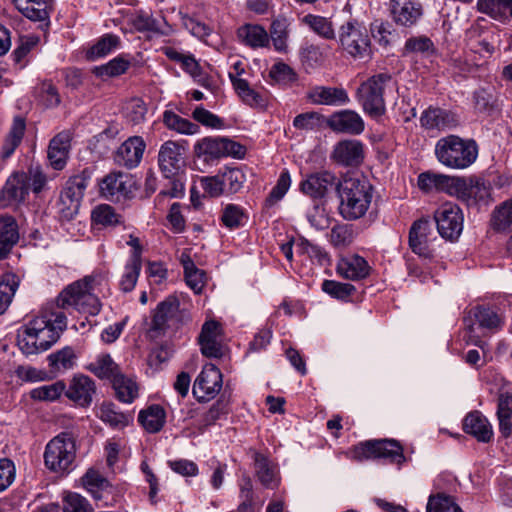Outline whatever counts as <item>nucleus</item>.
<instances>
[{"mask_svg": "<svg viewBox=\"0 0 512 512\" xmlns=\"http://www.w3.org/2000/svg\"><path fill=\"white\" fill-rule=\"evenodd\" d=\"M97 284V277L86 276L68 285L57 297L56 304L47 303L19 334L20 350L26 355H34L56 343L67 325L61 309L73 307L83 313L98 314L101 303L94 293Z\"/></svg>", "mask_w": 512, "mask_h": 512, "instance_id": "nucleus-1", "label": "nucleus"}, {"mask_svg": "<svg viewBox=\"0 0 512 512\" xmlns=\"http://www.w3.org/2000/svg\"><path fill=\"white\" fill-rule=\"evenodd\" d=\"M339 198V214L343 219L354 221L362 218L372 201V185L366 179L346 177L336 185Z\"/></svg>", "mask_w": 512, "mask_h": 512, "instance_id": "nucleus-2", "label": "nucleus"}, {"mask_svg": "<svg viewBox=\"0 0 512 512\" xmlns=\"http://www.w3.org/2000/svg\"><path fill=\"white\" fill-rule=\"evenodd\" d=\"M478 144L474 139H464L457 135L440 138L435 145V156L444 166L463 170L470 167L477 159Z\"/></svg>", "mask_w": 512, "mask_h": 512, "instance_id": "nucleus-3", "label": "nucleus"}, {"mask_svg": "<svg viewBox=\"0 0 512 512\" xmlns=\"http://www.w3.org/2000/svg\"><path fill=\"white\" fill-rule=\"evenodd\" d=\"M391 80L390 74L380 73L369 77L357 88L356 99L370 117L378 119L384 115L386 111L384 93Z\"/></svg>", "mask_w": 512, "mask_h": 512, "instance_id": "nucleus-4", "label": "nucleus"}, {"mask_svg": "<svg viewBox=\"0 0 512 512\" xmlns=\"http://www.w3.org/2000/svg\"><path fill=\"white\" fill-rule=\"evenodd\" d=\"M246 149L243 145L223 137H203L193 146L194 157L202 161L205 166L214 165L221 158H243Z\"/></svg>", "mask_w": 512, "mask_h": 512, "instance_id": "nucleus-5", "label": "nucleus"}, {"mask_svg": "<svg viewBox=\"0 0 512 512\" xmlns=\"http://www.w3.org/2000/svg\"><path fill=\"white\" fill-rule=\"evenodd\" d=\"M76 458V441L67 432L53 437L45 447L44 464L55 473H67L72 470Z\"/></svg>", "mask_w": 512, "mask_h": 512, "instance_id": "nucleus-6", "label": "nucleus"}, {"mask_svg": "<svg viewBox=\"0 0 512 512\" xmlns=\"http://www.w3.org/2000/svg\"><path fill=\"white\" fill-rule=\"evenodd\" d=\"M348 456L354 461L386 459L390 463L402 464L405 461L402 446L395 440H367L353 446Z\"/></svg>", "mask_w": 512, "mask_h": 512, "instance_id": "nucleus-7", "label": "nucleus"}, {"mask_svg": "<svg viewBox=\"0 0 512 512\" xmlns=\"http://www.w3.org/2000/svg\"><path fill=\"white\" fill-rule=\"evenodd\" d=\"M338 41L341 48L354 58H364L370 55L368 31L363 24L356 20H349L340 26Z\"/></svg>", "mask_w": 512, "mask_h": 512, "instance_id": "nucleus-8", "label": "nucleus"}, {"mask_svg": "<svg viewBox=\"0 0 512 512\" xmlns=\"http://www.w3.org/2000/svg\"><path fill=\"white\" fill-rule=\"evenodd\" d=\"M90 178V173L84 170L67 182L60 195L61 212L64 217L73 218L78 214Z\"/></svg>", "mask_w": 512, "mask_h": 512, "instance_id": "nucleus-9", "label": "nucleus"}, {"mask_svg": "<svg viewBox=\"0 0 512 512\" xmlns=\"http://www.w3.org/2000/svg\"><path fill=\"white\" fill-rule=\"evenodd\" d=\"M439 234L448 240L457 239L463 230V214L460 207L451 202L442 204L434 213Z\"/></svg>", "mask_w": 512, "mask_h": 512, "instance_id": "nucleus-10", "label": "nucleus"}, {"mask_svg": "<svg viewBox=\"0 0 512 512\" xmlns=\"http://www.w3.org/2000/svg\"><path fill=\"white\" fill-rule=\"evenodd\" d=\"M474 322H477L479 327L482 329L494 331L501 327L502 319L496 312L486 307L479 306L469 311V316L465 319L466 328L469 334L466 341L467 343L481 346V335L476 334Z\"/></svg>", "mask_w": 512, "mask_h": 512, "instance_id": "nucleus-11", "label": "nucleus"}, {"mask_svg": "<svg viewBox=\"0 0 512 512\" xmlns=\"http://www.w3.org/2000/svg\"><path fill=\"white\" fill-rule=\"evenodd\" d=\"M99 192L108 200H121L129 197L134 189V181L128 173L113 171L98 183Z\"/></svg>", "mask_w": 512, "mask_h": 512, "instance_id": "nucleus-12", "label": "nucleus"}, {"mask_svg": "<svg viewBox=\"0 0 512 512\" xmlns=\"http://www.w3.org/2000/svg\"><path fill=\"white\" fill-rule=\"evenodd\" d=\"M222 374L213 364H206L193 385V395L201 402L213 399L221 390Z\"/></svg>", "mask_w": 512, "mask_h": 512, "instance_id": "nucleus-13", "label": "nucleus"}, {"mask_svg": "<svg viewBox=\"0 0 512 512\" xmlns=\"http://www.w3.org/2000/svg\"><path fill=\"white\" fill-rule=\"evenodd\" d=\"M433 232L429 220L415 221L409 231V247L417 255L423 258H431L434 255L432 248Z\"/></svg>", "mask_w": 512, "mask_h": 512, "instance_id": "nucleus-14", "label": "nucleus"}, {"mask_svg": "<svg viewBox=\"0 0 512 512\" xmlns=\"http://www.w3.org/2000/svg\"><path fill=\"white\" fill-rule=\"evenodd\" d=\"M65 396L79 407H88L96 392L95 382L87 375L76 374L65 388Z\"/></svg>", "mask_w": 512, "mask_h": 512, "instance_id": "nucleus-15", "label": "nucleus"}, {"mask_svg": "<svg viewBox=\"0 0 512 512\" xmlns=\"http://www.w3.org/2000/svg\"><path fill=\"white\" fill-rule=\"evenodd\" d=\"M29 193L28 176L24 172L13 173L0 191V206L9 207L23 202Z\"/></svg>", "mask_w": 512, "mask_h": 512, "instance_id": "nucleus-16", "label": "nucleus"}, {"mask_svg": "<svg viewBox=\"0 0 512 512\" xmlns=\"http://www.w3.org/2000/svg\"><path fill=\"white\" fill-rule=\"evenodd\" d=\"M328 127L337 133L359 135L365 129L364 120L354 110L345 109L334 112L327 119Z\"/></svg>", "mask_w": 512, "mask_h": 512, "instance_id": "nucleus-17", "label": "nucleus"}, {"mask_svg": "<svg viewBox=\"0 0 512 512\" xmlns=\"http://www.w3.org/2000/svg\"><path fill=\"white\" fill-rule=\"evenodd\" d=\"M390 11L393 21L401 26L415 25L422 17V5L416 0H391Z\"/></svg>", "mask_w": 512, "mask_h": 512, "instance_id": "nucleus-18", "label": "nucleus"}, {"mask_svg": "<svg viewBox=\"0 0 512 512\" xmlns=\"http://www.w3.org/2000/svg\"><path fill=\"white\" fill-rule=\"evenodd\" d=\"M363 158V144L355 139L338 142L331 153V159L343 166H357Z\"/></svg>", "mask_w": 512, "mask_h": 512, "instance_id": "nucleus-19", "label": "nucleus"}, {"mask_svg": "<svg viewBox=\"0 0 512 512\" xmlns=\"http://www.w3.org/2000/svg\"><path fill=\"white\" fill-rule=\"evenodd\" d=\"M306 98L315 105L339 106L349 103L347 91L342 87L314 86L309 89Z\"/></svg>", "mask_w": 512, "mask_h": 512, "instance_id": "nucleus-20", "label": "nucleus"}, {"mask_svg": "<svg viewBox=\"0 0 512 512\" xmlns=\"http://www.w3.org/2000/svg\"><path fill=\"white\" fill-rule=\"evenodd\" d=\"M336 184V176L329 171H321L307 176L301 181L300 190L313 199H322L329 188Z\"/></svg>", "mask_w": 512, "mask_h": 512, "instance_id": "nucleus-21", "label": "nucleus"}, {"mask_svg": "<svg viewBox=\"0 0 512 512\" xmlns=\"http://www.w3.org/2000/svg\"><path fill=\"white\" fill-rule=\"evenodd\" d=\"M145 147V142L141 137H130L117 149L115 162L128 169L134 168L140 163Z\"/></svg>", "mask_w": 512, "mask_h": 512, "instance_id": "nucleus-22", "label": "nucleus"}, {"mask_svg": "<svg viewBox=\"0 0 512 512\" xmlns=\"http://www.w3.org/2000/svg\"><path fill=\"white\" fill-rule=\"evenodd\" d=\"M183 147L175 141L169 140L163 143L158 154V163L165 177L174 175L181 166Z\"/></svg>", "mask_w": 512, "mask_h": 512, "instance_id": "nucleus-23", "label": "nucleus"}, {"mask_svg": "<svg viewBox=\"0 0 512 512\" xmlns=\"http://www.w3.org/2000/svg\"><path fill=\"white\" fill-rule=\"evenodd\" d=\"M199 343L204 356L209 358L221 357L220 325L216 321H207L204 323L199 335Z\"/></svg>", "mask_w": 512, "mask_h": 512, "instance_id": "nucleus-24", "label": "nucleus"}, {"mask_svg": "<svg viewBox=\"0 0 512 512\" xmlns=\"http://www.w3.org/2000/svg\"><path fill=\"white\" fill-rule=\"evenodd\" d=\"M71 136L69 132L63 131L57 134L48 147V159L55 170H62L66 165L70 150Z\"/></svg>", "mask_w": 512, "mask_h": 512, "instance_id": "nucleus-25", "label": "nucleus"}, {"mask_svg": "<svg viewBox=\"0 0 512 512\" xmlns=\"http://www.w3.org/2000/svg\"><path fill=\"white\" fill-rule=\"evenodd\" d=\"M463 429L478 441L489 442L493 437V429L488 419L478 411L469 413L463 421Z\"/></svg>", "mask_w": 512, "mask_h": 512, "instance_id": "nucleus-26", "label": "nucleus"}, {"mask_svg": "<svg viewBox=\"0 0 512 512\" xmlns=\"http://www.w3.org/2000/svg\"><path fill=\"white\" fill-rule=\"evenodd\" d=\"M19 240L18 225L10 215L0 216V259H5Z\"/></svg>", "mask_w": 512, "mask_h": 512, "instance_id": "nucleus-27", "label": "nucleus"}, {"mask_svg": "<svg viewBox=\"0 0 512 512\" xmlns=\"http://www.w3.org/2000/svg\"><path fill=\"white\" fill-rule=\"evenodd\" d=\"M369 265L367 261L358 255L341 259L337 265V272L343 278L349 280H360L368 276Z\"/></svg>", "mask_w": 512, "mask_h": 512, "instance_id": "nucleus-28", "label": "nucleus"}, {"mask_svg": "<svg viewBox=\"0 0 512 512\" xmlns=\"http://www.w3.org/2000/svg\"><path fill=\"white\" fill-rule=\"evenodd\" d=\"M302 26L325 40H334L336 32L331 18L315 14H306L299 18Z\"/></svg>", "mask_w": 512, "mask_h": 512, "instance_id": "nucleus-29", "label": "nucleus"}, {"mask_svg": "<svg viewBox=\"0 0 512 512\" xmlns=\"http://www.w3.org/2000/svg\"><path fill=\"white\" fill-rule=\"evenodd\" d=\"M254 470L259 482L267 488L278 485L276 466L264 455L254 452Z\"/></svg>", "mask_w": 512, "mask_h": 512, "instance_id": "nucleus-30", "label": "nucleus"}, {"mask_svg": "<svg viewBox=\"0 0 512 512\" xmlns=\"http://www.w3.org/2000/svg\"><path fill=\"white\" fill-rule=\"evenodd\" d=\"M421 125L428 130H442L455 125L454 116L443 109L430 107L420 118Z\"/></svg>", "mask_w": 512, "mask_h": 512, "instance_id": "nucleus-31", "label": "nucleus"}, {"mask_svg": "<svg viewBox=\"0 0 512 512\" xmlns=\"http://www.w3.org/2000/svg\"><path fill=\"white\" fill-rule=\"evenodd\" d=\"M237 36L241 42L251 48H262L269 44V35L267 31L257 24H245L237 31Z\"/></svg>", "mask_w": 512, "mask_h": 512, "instance_id": "nucleus-32", "label": "nucleus"}, {"mask_svg": "<svg viewBox=\"0 0 512 512\" xmlns=\"http://www.w3.org/2000/svg\"><path fill=\"white\" fill-rule=\"evenodd\" d=\"M16 8L28 19L45 21L49 18L50 0H13Z\"/></svg>", "mask_w": 512, "mask_h": 512, "instance_id": "nucleus-33", "label": "nucleus"}, {"mask_svg": "<svg viewBox=\"0 0 512 512\" xmlns=\"http://www.w3.org/2000/svg\"><path fill=\"white\" fill-rule=\"evenodd\" d=\"M497 418L501 434L508 438L512 435V394L500 393L497 403Z\"/></svg>", "mask_w": 512, "mask_h": 512, "instance_id": "nucleus-34", "label": "nucleus"}, {"mask_svg": "<svg viewBox=\"0 0 512 512\" xmlns=\"http://www.w3.org/2000/svg\"><path fill=\"white\" fill-rule=\"evenodd\" d=\"M356 236L357 230L354 225L337 223L331 228L328 234V239L335 249L342 250L352 245Z\"/></svg>", "mask_w": 512, "mask_h": 512, "instance_id": "nucleus-35", "label": "nucleus"}, {"mask_svg": "<svg viewBox=\"0 0 512 512\" xmlns=\"http://www.w3.org/2000/svg\"><path fill=\"white\" fill-rule=\"evenodd\" d=\"M53 372L65 373L76 366L77 355L73 348L66 346L47 357Z\"/></svg>", "mask_w": 512, "mask_h": 512, "instance_id": "nucleus-36", "label": "nucleus"}, {"mask_svg": "<svg viewBox=\"0 0 512 512\" xmlns=\"http://www.w3.org/2000/svg\"><path fill=\"white\" fill-rule=\"evenodd\" d=\"M290 22L285 17L274 19L270 26L269 40L271 39L275 50L286 52L288 48Z\"/></svg>", "mask_w": 512, "mask_h": 512, "instance_id": "nucleus-37", "label": "nucleus"}, {"mask_svg": "<svg viewBox=\"0 0 512 512\" xmlns=\"http://www.w3.org/2000/svg\"><path fill=\"white\" fill-rule=\"evenodd\" d=\"M165 417V411L161 406L151 405L140 411L138 420L146 431L156 433L164 426Z\"/></svg>", "mask_w": 512, "mask_h": 512, "instance_id": "nucleus-38", "label": "nucleus"}, {"mask_svg": "<svg viewBox=\"0 0 512 512\" xmlns=\"http://www.w3.org/2000/svg\"><path fill=\"white\" fill-rule=\"evenodd\" d=\"M178 308L179 301L174 296H170L159 303L152 319L151 328L157 331L163 330L167 321L176 314Z\"/></svg>", "mask_w": 512, "mask_h": 512, "instance_id": "nucleus-39", "label": "nucleus"}, {"mask_svg": "<svg viewBox=\"0 0 512 512\" xmlns=\"http://www.w3.org/2000/svg\"><path fill=\"white\" fill-rule=\"evenodd\" d=\"M180 263L182 264L184 269L187 285L195 293H200L204 286V272L195 266L193 260L191 259L190 255L187 252H183L181 254Z\"/></svg>", "mask_w": 512, "mask_h": 512, "instance_id": "nucleus-40", "label": "nucleus"}, {"mask_svg": "<svg viewBox=\"0 0 512 512\" xmlns=\"http://www.w3.org/2000/svg\"><path fill=\"white\" fill-rule=\"evenodd\" d=\"M117 398L124 403H132L138 396V385L129 377L119 373L111 381Z\"/></svg>", "mask_w": 512, "mask_h": 512, "instance_id": "nucleus-41", "label": "nucleus"}, {"mask_svg": "<svg viewBox=\"0 0 512 512\" xmlns=\"http://www.w3.org/2000/svg\"><path fill=\"white\" fill-rule=\"evenodd\" d=\"M91 220L96 226L113 227L122 223V216L112 206L100 204L93 208Z\"/></svg>", "mask_w": 512, "mask_h": 512, "instance_id": "nucleus-42", "label": "nucleus"}, {"mask_svg": "<svg viewBox=\"0 0 512 512\" xmlns=\"http://www.w3.org/2000/svg\"><path fill=\"white\" fill-rule=\"evenodd\" d=\"M163 123L165 126L180 134L194 135L199 132V126L188 119L182 118L173 111L166 110L163 113Z\"/></svg>", "mask_w": 512, "mask_h": 512, "instance_id": "nucleus-43", "label": "nucleus"}, {"mask_svg": "<svg viewBox=\"0 0 512 512\" xmlns=\"http://www.w3.org/2000/svg\"><path fill=\"white\" fill-rule=\"evenodd\" d=\"M88 370L102 379L113 380L118 375V365L112 360L110 355H101L95 361L88 365Z\"/></svg>", "mask_w": 512, "mask_h": 512, "instance_id": "nucleus-44", "label": "nucleus"}, {"mask_svg": "<svg viewBox=\"0 0 512 512\" xmlns=\"http://www.w3.org/2000/svg\"><path fill=\"white\" fill-rule=\"evenodd\" d=\"M19 287V278L12 273L4 274L0 281V315L3 314L12 302Z\"/></svg>", "mask_w": 512, "mask_h": 512, "instance_id": "nucleus-45", "label": "nucleus"}, {"mask_svg": "<svg viewBox=\"0 0 512 512\" xmlns=\"http://www.w3.org/2000/svg\"><path fill=\"white\" fill-rule=\"evenodd\" d=\"M97 416L113 428H123L129 422V416L118 411L113 403H103L99 408Z\"/></svg>", "mask_w": 512, "mask_h": 512, "instance_id": "nucleus-46", "label": "nucleus"}, {"mask_svg": "<svg viewBox=\"0 0 512 512\" xmlns=\"http://www.w3.org/2000/svg\"><path fill=\"white\" fill-rule=\"evenodd\" d=\"M436 49L430 38L424 35L410 37L406 40L403 55L421 54L423 56H431Z\"/></svg>", "mask_w": 512, "mask_h": 512, "instance_id": "nucleus-47", "label": "nucleus"}, {"mask_svg": "<svg viewBox=\"0 0 512 512\" xmlns=\"http://www.w3.org/2000/svg\"><path fill=\"white\" fill-rule=\"evenodd\" d=\"M225 193L239 192L246 181L245 174L238 168L225 167L219 171Z\"/></svg>", "mask_w": 512, "mask_h": 512, "instance_id": "nucleus-48", "label": "nucleus"}, {"mask_svg": "<svg viewBox=\"0 0 512 512\" xmlns=\"http://www.w3.org/2000/svg\"><path fill=\"white\" fill-rule=\"evenodd\" d=\"M25 131V121L23 118L14 119L10 132L3 144V158L10 157L17 146L21 143Z\"/></svg>", "mask_w": 512, "mask_h": 512, "instance_id": "nucleus-49", "label": "nucleus"}, {"mask_svg": "<svg viewBox=\"0 0 512 512\" xmlns=\"http://www.w3.org/2000/svg\"><path fill=\"white\" fill-rule=\"evenodd\" d=\"M233 88L243 103L251 107L263 106L265 99L261 93L253 89L247 80H237Z\"/></svg>", "mask_w": 512, "mask_h": 512, "instance_id": "nucleus-50", "label": "nucleus"}, {"mask_svg": "<svg viewBox=\"0 0 512 512\" xmlns=\"http://www.w3.org/2000/svg\"><path fill=\"white\" fill-rule=\"evenodd\" d=\"M512 0H478V10L489 15L495 20H504L507 18V11Z\"/></svg>", "mask_w": 512, "mask_h": 512, "instance_id": "nucleus-51", "label": "nucleus"}, {"mask_svg": "<svg viewBox=\"0 0 512 512\" xmlns=\"http://www.w3.org/2000/svg\"><path fill=\"white\" fill-rule=\"evenodd\" d=\"M84 487L93 495L95 499H101L100 491L110 487L109 481L103 477L99 471L88 469L82 478Z\"/></svg>", "mask_w": 512, "mask_h": 512, "instance_id": "nucleus-52", "label": "nucleus"}, {"mask_svg": "<svg viewBox=\"0 0 512 512\" xmlns=\"http://www.w3.org/2000/svg\"><path fill=\"white\" fill-rule=\"evenodd\" d=\"M119 46V38L112 34L101 37L87 52L90 60L105 57Z\"/></svg>", "mask_w": 512, "mask_h": 512, "instance_id": "nucleus-53", "label": "nucleus"}, {"mask_svg": "<svg viewBox=\"0 0 512 512\" xmlns=\"http://www.w3.org/2000/svg\"><path fill=\"white\" fill-rule=\"evenodd\" d=\"M66 385L63 381H56L49 385H43L33 389L30 393L31 398L39 401H55L65 394Z\"/></svg>", "mask_w": 512, "mask_h": 512, "instance_id": "nucleus-54", "label": "nucleus"}, {"mask_svg": "<svg viewBox=\"0 0 512 512\" xmlns=\"http://www.w3.org/2000/svg\"><path fill=\"white\" fill-rule=\"evenodd\" d=\"M310 225L317 230H324L329 227L331 218L323 202H317L306 212Z\"/></svg>", "mask_w": 512, "mask_h": 512, "instance_id": "nucleus-55", "label": "nucleus"}, {"mask_svg": "<svg viewBox=\"0 0 512 512\" xmlns=\"http://www.w3.org/2000/svg\"><path fill=\"white\" fill-rule=\"evenodd\" d=\"M426 512H462V510L450 496L439 493L429 497Z\"/></svg>", "mask_w": 512, "mask_h": 512, "instance_id": "nucleus-56", "label": "nucleus"}, {"mask_svg": "<svg viewBox=\"0 0 512 512\" xmlns=\"http://www.w3.org/2000/svg\"><path fill=\"white\" fill-rule=\"evenodd\" d=\"M130 62L122 57H116L105 65L95 67L93 72L99 77H116L127 71Z\"/></svg>", "mask_w": 512, "mask_h": 512, "instance_id": "nucleus-57", "label": "nucleus"}, {"mask_svg": "<svg viewBox=\"0 0 512 512\" xmlns=\"http://www.w3.org/2000/svg\"><path fill=\"white\" fill-rule=\"evenodd\" d=\"M324 122V117L318 112L310 111L297 115L293 120V126L299 130H319Z\"/></svg>", "mask_w": 512, "mask_h": 512, "instance_id": "nucleus-58", "label": "nucleus"}, {"mask_svg": "<svg viewBox=\"0 0 512 512\" xmlns=\"http://www.w3.org/2000/svg\"><path fill=\"white\" fill-rule=\"evenodd\" d=\"M142 268V263L128 261L125 265L124 272L121 276L119 286L120 289L127 293L132 291L135 288V285L138 281L140 271Z\"/></svg>", "mask_w": 512, "mask_h": 512, "instance_id": "nucleus-59", "label": "nucleus"}, {"mask_svg": "<svg viewBox=\"0 0 512 512\" xmlns=\"http://www.w3.org/2000/svg\"><path fill=\"white\" fill-rule=\"evenodd\" d=\"M221 219L226 227L234 229L244 225L246 215L243 208L239 205L227 204L223 209Z\"/></svg>", "mask_w": 512, "mask_h": 512, "instance_id": "nucleus-60", "label": "nucleus"}, {"mask_svg": "<svg viewBox=\"0 0 512 512\" xmlns=\"http://www.w3.org/2000/svg\"><path fill=\"white\" fill-rule=\"evenodd\" d=\"M322 290L336 299L345 300L355 292V287L348 283L325 280L322 283Z\"/></svg>", "mask_w": 512, "mask_h": 512, "instance_id": "nucleus-61", "label": "nucleus"}, {"mask_svg": "<svg viewBox=\"0 0 512 512\" xmlns=\"http://www.w3.org/2000/svg\"><path fill=\"white\" fill-rule=\"evenodd\" d=\"M492 223L497 230H505L512 227V200L504 202L494 211Z\"/></svg>", "mask_w": 512, "mask_h": 512, "instance_id": "nucleus-62", "label": "nucleus"}, {"mask_svg": "<svg viewBox=\"0 0 512 512\" xmlns=\"http://www.w3.org/2000/svg\"><path fill=\"white\" fill-rule=\"evenodd\" d=\"M64 512H94L89 502L78 493H67L63 499Z\"/></svg>", "mask_w": 512, "mask_h": 512, "instance_id": "nucleus-63", "label": "nucleus"}, {"mask_svg": "<svg viewBox=\"0 0 512 512\" xmlns=\"http://www.w3.org/2000/svg\"><path fill=\"white\" fill-rule=\"evenodd\" d=\"M269 76L276 82L281 84H288L296 81V72L286 63H275L269 72Z\"/></svg>", "mask_w": 512, "mask_h": 512, "instance_id": "nucleus-64", "label": "nucleus"}]
</instances>
